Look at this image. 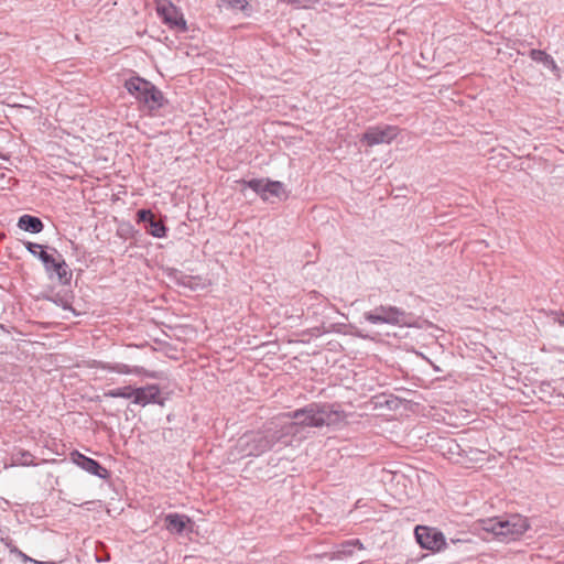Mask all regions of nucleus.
Instances as JSON below:
<instances>
[{"mask_svg":"<svg viewBox=\"0 0 564 564\" xmlns=\"http://www.w3.org/2000/svg\"><path fill=\"white\" fill-rule=\"evenodd\" d=\"M165 528L171 533L181 534L186 528V524L191 522V519L185 514L169 513L164 519Z\"/></svg>","mask_w":564,"mask_h":564,"instance_id":"14","label":"nucleus"},{"mask_svg":"<svg viewBox=\"0 0 564 564\" xmlns=\"http://www.w3.org/2000/svg\"><path fill=\"white\" fill-rule=\"evenodd\" d=\"M98 368L102 369V370L111 371V372L121 373V375L133 373V375H142V376H145V377L152 378V379H163L162 372L148 371L143 367H139V366L130 367V366H128L126 364H121V362L111 364V362L99 361Z\"/></svg>","mask_w":564,"mask_h":564,"instance_id":"11","label":"nucleus"},{"mask_svg":"<svg viewBox=\"0 0 564 564\" xmlns=\"http://www.w3.org/2000/svg\"><path fill=\"white\" fill-rule=\"evenodd\" d=\"M265 182L267 181H264V180L252 178V180L246 181L245 184L249 188L254 191L263 200H265V189H264Z\"/></svg>","mask_w":564,"mask_h":564,"instance_id":"21","label":"nucleus"},{"mask_svg":"<svg viewBox=\"0 0 564 564\" xmlns=\"http://www.w3.org/2000/svg\"><path fill=\"white\" fill-rule=\"evenodd\" d=\"M24 247L25 249L32 254L34 256L35 258L39 259V252L41 250H45L46 247L40 245V243H36V242H31V241H25L24 242Z\"/></svg>","mask_w":564,"mask_h":564,"instance_id":"22","label":"nucleus"},{"mask_svg":"<svg viewBox=\"0 0 564 564\" xmlns=\"http://www.w3.org/2000/svg\"><path fill=\"white\" fill-rule=\"evenodd\" d=\"M134 389L132 386H124L120 388H115L106 391L104 395L106 398H122V399H131L133 401Z\"/></svg>","mask_w":564,"mask_h":564,"instance_id":"20","label":"nucleus"},{"mask_svg":"<svg viewBox=\"0 0 564 564\" xmlns=\"http://www.w3.org/2000/svg\"><path fill=\"white\" fill-rule=\"evenodd\" d=\"M158 14L162 18L163 22L171 29L178 32H185L187 30L186 21L182 13H180L176 7L171 3H160L156 8Z\"/></svg>","mask_w":564,"mask_h":564,"instance_id":"10","label":"nucleus"},{"mask_svg":"<svg viewBox=\"0 0 564 564\" xmlns=\"http://www.w3.org/2000/svg\"><path fill=\"white\" fill-rule=\"evenodd\" d=\"M11 465L12 466H34V456L25 449H15L11 454Z\"/></svg>","mask_w":564,"mask_h":564,"instance_id":"19","label":"nucleus"},{"mask_svg":"<svg viewBox=\"0 0 564 564\" xmlns=\"http://www.w3.org/2000/svg\"><path fill=\"white\" fill-rule=\"evenodd\" d=\"M291 438L284 424L271 423L261 431L249 432L239 438V446L246 456H260L271 451L274 445H289Z\"/></svg>","mask_w":564,"mask_h":564,"instance_id":"2","label":"nucleus"},{"mask_svg":"<svg viewBox=\"0 0 564 564\" xmlns=\"http://www.w3.org/2000/svg\"><path fill=\"white\" fill-rule=\"evenodd\" d=\"M414 534L417 543L423 549L440 551L446 545L443 533L434 528L417 525L414 530Z\"/></svg>","mask_w":564,"mask_h":564,"instance_id":"8","label":"nucleus"},{"mask_svg":"<svg viewBox=\"0 0 564 564\" xmlns=\"http://www.w3.org/2000/svg\"><path fill=\"white\" fill-rule=\"evenodd\" d=\"M64 308H72L68 304H63Z\"/></svg>","mask_w":564,"mask_h":564,"instance_id":"28","label":"nucleus"},{"mask_svg":"<svg viewBox=\"0 0 564 564\" xmlns=\"http://www.w3.org/2000/svg\"><path fill=\"white\" fill-rule=\"evenodd\" d=\"M137 223L143 224L145 231L155 237L163 238L166 236L167 227L162 219H156L151 209H139L135 214Z\"/></svg>","mask_w":564,"mask_h":564,"instance_id":"9","label":"nucleus"},{"mask_svg":"<svg viewBox=\"0 0 564 564\" xmlns=\"http://www.w3.org/2000/svg\"><path fill=\"white\" fill-rule=\"evenodd\" d=\"M124 88L140 104V108L147 110L150 116H155L169 102L154 84L140 76L127 79Z\"/></svg>","mask_w":564,"mask_h":564,"instance_id":"3","label":"nucleus"},{"mask_svg":"<svg viewBox=\"0 0 564 564\" xmlns=\"http://www.w3.org/2000/svg\"><path fill=\"white\" fill-rule=\"evenodd\" d=\"M18 227L31 234H39L44 229V224L39 217L24 214L19 218Z\"/></svg>","mask_w":564,"mask_h":564,"instance_id":"15","label":"nucleus"},{"mask_svg":"<svg viewBox=\"0 0 564 564\" xmlns=\"http://www.w3.org/2000/svg\"><path fill=\"white\" fill-rule=\"evenodd\" d=\"M355 547H357L359 550L364 549V544L361 543V541L359 539H352V540L345 541L338 546V549L335 552H333L330 554L329 558L330 560H340L345 556H350V555H352Z\"/></svg>","mask_w":564,"mask_h":564,"instance_id":"16","label":"nucleus"},{"mask_svg":"<svg viewBox=\"0 0 564 564\" xmlns=\"http://www.w3.org/2000/svg\"><path fill=\"white\" fill-rule=\"evenodd\" d=\"M0 541L3 542L7 547H11L12 539H10L8 532L3 529H0Z\"/></svg>","mask_w":564,"mask_h":564,"instance_id":"25","label":"nucleus"},{"mask_svg":"<svg viewBox=\"0 0 564 564\" xmlns=\"http://www.w3.org/2000/svg\"><path fill=\"white\" fill-rule=\"evenodd\" d=\"M282 416L291 420L283 423L291 440L303 427L339 426L346 420V414L339 404L326 402H312L301 409L284 413Z\"/></svg>","mask_w":564,"mask_h":564,"instance_id":"1","label":"nucleus"},{"mask_svg":"<svg viewBox=\"0 0 564 564\" xmlns=\"http://www.w3.org/2000/svg\"><path fill=\"white\" fill-rule=\"evenodd\" d=\"M406 316L408 314L403 310L392 305H379L372 311L364 313V318L373 325H405Z\"/></svg>","mask_w":564,"mask_h":564,"instance_id":"6","label":"nucleus"},{"mask_svg":"<svg viewBox=\"0 0 564 564\" xmlns=\"http://www.w3.org/2000/svg\"><path fill=\"white\" fill-rule=\"evenodd\" d=\"M137 405L145 406L148 404H164V399L160 397V388L156 384H147L134 389L133 402Z\"/></svg>","mask_w":564,"mask_h":564,"instance_id":"13","label":"nucleus"},{"mask_svg":"<svg viewBox=\"0 0 564 564\" xmlns=\"http://www.w3.org/2000/svg\"><path fill=\"white\" fill-rule=\"evenodd\" d=\"M8 549L11 553H15L24 563L33 561V558L20 551L13 543L11 544V547Z\"/></svg>","mask_w":564,"mask_h":564,"instance_id":"23","label":"nucleus"},{"mask_svg":"<svg viewBox=\"0 0 564 564\" xmlns=\"http://www.w3.org/2000/svg\"><path fill=\"white\" fill-rule=\"evenodd\" d=\"M399 132L395 126H373L369 127L360 137V142L366 143L368 147H373L381 143H390L397 138Z\"/></svg>","mask_w":564,"mask_h":564,"instance_id":"7","label":"nucleus"},{"mask_svg":"<svg viewBox=\"0 0 564 564\" xmlns=\"http://www.w3.org/2000/svg\"><path fill=\"white\" fill-rule=\"evenodd\" d=\"M484 530L492 533L499 540H516L529 529L528 518L521 514H510L506 518H492L484 521Z\"/></svg>","mask_w":564,"mask_h":564,"instance_id":"4","label":"nucleus"},{"mask_svg":"<svg viewBox=\"0 0 564 564\" xmlns=\"http://www.w3.org/2000/svg\"><path fill=\"white\" fill-rule=\"evenodd\" d=\"M229 4L232 9H237V10H241V11L246 10L247 7L249 6L247 0H231L229 2Z\"/></svg>","mask_w":564,"mask_h":564,"instance_id":"24","label":"nucleus"},{"mask_svg":"<svg viewBox=\"0 0 564 564\" xmlns=\"http://www.w3.org/2000/svg\"><path fill=\"white\" fill-rule=\"evenodd\" d=\"M73 462L87 473L95 475L101 479H108L110 473L98 460L90 458L78 451L72 453Z\"/></svg>","mask_w":564,"mask_h":564,"instance_id":"12","label":"nucleus"},{"mask_svg":"<svg viewBox=\"0 0 564 564\" xmlns=\"http://www.w3.org/2000/svg\"><path fill=\"white\" fill-rule=\"evenodd\" d=\"M51 250L53 253H48L46 250L39 252V259L43 263L48 278L56 276L62 285H69L73 273L68 264L55 248H51Z\"/></svg>","mask_w":564,"mask_h":564,"instance_id":"5","label":"nucleus"},{"mask_svg":"<svg viewBox=\"0 0 564 564\" xmlns=\"http://www.w3.org/2000/svg\"><path fill=\"white\" fill-rule=\"evenodd\" d=\"M264 189H265V200H268L270 196H274L279 199H285L288 197V194H286L283 183H281L279 181L267 180Z\"/></svg>","mask_w":564,"mask_h":564,"instance_id":"18","label":"nucleus"},{"mask_svg":"<svg viewBox=\"0 0 564 564\" xmlns=\"http://www.w3.org/2000/svg\"><path fill=\"white\" fill-rule=\"evenodd\" d=\"M283 2H286V3H294L295 0H282Z\"/></svg>","mask_w":564,"mask_h":564,"instance_id":"27","label":"nucleus"},{"mask_svg":"<svg viewBox=\"0 0 564 564\" xmlns=\"http://www.w3.org/2000/svg\"><path fill=\"white\" fill-rule=\"evenodd\" d=\"M39 564H56L55 562H39Z\"/></svg>","mask_w":564,"mask_h":564,"instance_id":"26","label":"nucleus"},{"mask_svg":"<svg viewBox=\"0 0 564 564\" xmlns=\"http://www.w3.org/2000/svg\"><path fill=\"white\" fill-rule=\"evenodd\" d=\"M39 562L40 561H36V560L31 561V563H33V564H39Z\"/></svg>","mask_w":564,"mask_h":564,"instance_id":"29","label":"nucleus"},{"mask_svg":"<svg viewBox=\"0 0 564 564\" xmlns=\"http://www.w3.org/2000/svg\"><path fill=\"white\" fill-rule=\"evenodd\" d=\"M530 57L538 63H542L545 67L550 68L553 73L558 75L560 68L557 67L554 58L544 51L541 50H531Z\"/></svg>","mask_w":564,"mask_h":564,"instance_id":"17","label":"nucleus"}]
</instances>
